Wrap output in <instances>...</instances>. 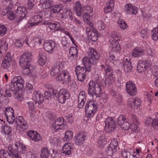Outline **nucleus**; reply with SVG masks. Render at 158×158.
I'll use <instances>...</instances> for the list:
<instances>
[{"instance_id":"obj_26","label":"nucleus","mask_w":158,"mask_h":158,"mask_svg":"<svg viewBox=\"0 0 158 158\" xmlns=\"http://www.w3.org/2000/svg\"><path fill=\"white\" fill-rule=\"evenodd\" d=\"M102 70H104L105 73L108 77H112L113 75V71L111 66L107 64L106 63L104 65L102 64L101 66Z\"/></svg>"},{"instance_id":"obj_28","label":"nucleus","mask_w":158,"mask_h":158,"mask_svg":"<svg viewBox=\"0 0 158 158\" xmlns=\"http://www.w3.org/2000/svg\"><path fill=\"white\" fill-rule=\"evenodd\" d=\"M12 81L15 83L18 88L22 89L23 87L24 81L23 79L20 76L15 77L12 80Z\"/></svg>"},{"instance_id":"obj_58","label":"nucleus","mask_w":158,"mask_h":158,"mask_svg":"<svg viewBox=\"0 0 158 158\" xmlns=\"http://www.w3.org/2000/svg\"><path fill=\"white\" fill-rule=\"evenodd\" d=\"M97 25L98 29L100 30H104L106 27L105 25L104 22L102 20L98 21Z\"/></svg>"},{"instance_id":"obj_35","label":"nucleus","mask_w":158,"mask_h":158,"mask_svg":"<svg viewBox=\"0 0 158 158\" xmlns=\"http://www.w3.org/2000/svg\"><path fill=\"white\" fill-rule=\"evenodd\" d=\"M110 42V46L111 48V49L112 51L116 52L120 50V45L117 41L112 40Z\"/></svg>"},{"instance_id":"obj_55","label":"nucleus","mask_w":158,"mask_h":158,"mask_svg":"<svg viewBox=\"0 0 158 158\" xmlns=\"http://www.w3.org/2000/svg\"><path fill=\"white\" fill-rule=\"evenodd\" d=\"M7 27L4 25L0 24V35L3 36L6 33Z\"/></svg>"},{"instance_id":"obj_2","label":"nucleus","mask_w":158,"mask_h":158,"mask_svg":"<svg viewBox=\"0 0 158 158\" xmlns=\"http://www.w3.org/2000/svg\"><path fill=\"white\" fill-rule=\"evenodd\" d=\"M8 148L9 152L15 158H22L19 152L23 154L27 151L26 147L19 142L16 143L14 147L11 145H9Z\"/></svg>"},{"instance_id":"obj_3","label":"nucleus","mask_w":158,"mask_h":158,"mask_svg":"<svg viewBox=\"0 0 158 158\" xmlns=\"http://www.w3.org/2000/svg\"><path fill=\"white\" fill-rule=\"evenodd\" d=\"M26 16L25 10L22 7H18L15 11V14L11 11H9L7 15V18L10 20L16 19L17 21L19 22L21 21Z\"/></svg>"},{"instance_id":"obj_8","label":"nucleus","mask_w":158,"mask_h":158,"mask_svg":"<svg viewBox=\"0 0 158 158\" xmlns=\"http://www.w3.org/2000/svg\"><path fill=\"white\" fill-rule=\"evenodd\" d=\"M105 129L106 131L109 132H112L116 128V122L112 117H109L105 121Z\"/></svg>"},{"instance_id":"obj_23","label":"nucleus","mask_w":158,"mask_h":158,"mask_svg":"<svg viewBox=\"0 0 158 158\" xmlns=\"http://www.w3.org/2000/svg\"><path fill=\"white\" fill-rule=\"evenodd\" d=\"M125 10L128 14L136 15L138 11V8L130 4L127 3L125 6Z\"/></svg>"},{"instance_id":"obj_48","label":"nucleus","mask_w":158,"mask_h":158,"mask_svg":"<svg viewBox=\"0 0 158 158\" xmlns=\"http://www.w3.org/2000/svg\"><path fill=\"white\" fill-rule=\"evenodd\" d=\"M0 153L4 158H10L12 156L9 152L4 149L0 150Z\"/></svg>"},{"instance_id":"obj_7","label":"nucleus","mask_w":158,"mask_h":158,"mask_svg":"<svg viewBox=\"0 0 158 158\" xmlns=\"http://www.w3.org/2000/svg\"><path fill=\"white\" fill-rule=\"evenodd\" d=\"M53 94L57 98L58 102L62 103H64L70 96V94L67 92V90L64 89H61L58 92L57 91V92H55L53 90Z\"/></svg>"},{"instance_id":"obj_60","label":"nucleus","mask_w":158,"mask_h":158,"mask_svg":"<svg viewBox=\"0 0 158 158\" xmlns=\"http://www.w3.org/2000/svg\"><path fill=\"white\" fill-rule=\"evenodd\" d=\"M78 51L77 48L76 47H71L69 50V54L70 55H77Z\"/></svg>"},{"instance_id":"obj_49","label":"nucleus","mask_w":158,"mask_h":158,"mask_svg":"<svg viewBox=\"0 0 158 158\" xmlns=\"http://www.w3.org/2000/svg\"><path fill=\"white\" fill-rule=\"evenodd\" d=\"M116 149H114L110 145L108 146L107 148L106 149V152L109 156H112L114 153L116 152Z\"/></svg>"},{"instance_id":"obj_59","label":"nucleus","mask_w":158,"mask_h":158,"mask_svg":"<svg viewBox=\"0 0 158 158\" xmlns=\"http://www.w3.org/2000/svg\"><path fill=\"white\" fill-rule=\"evenodd\" d=\"M6 118L7 121L10 124H13L15 122V117L14 115L6 117Z\"/></svg>"},{"instance_id":"obj_41","label":"nucleus","mask_w":158,"mask_h":158,"mask_svg":"<svg viewBox=\"0 0 158 158\" xmlns=\"http://www.w3.org/2000/svg\"><path fill=\"white\" fill-rule=\"evenodd\" d=\"M63 9V6L61 4L56 5L51 7V11L54 13H58Z\"/></svg>"},{"instance_id":"obj_4","label":"nucleus","mask_w":158,"mask_h":158,"mask_svg":"<svg viewBox=\"0 0 158 158\" xmlns=\"http://www.w3.org/2000/svg\"><path fill=\"white\" fill-rule=\"evenodd\" d=\"M88 94L92 96L95 95L99 97L101 95V88L100 84L97 82L90 81L88 85Z\"/></svg>"},{"instance_id":"obj_29","label":"nucleus","mask_w":158,"mask_h":158,"mask_svg":"<svg viewBox=\"0 0 158 158\" xmlns=\"http://www.w3.org/2000/svg\"><path fill=\"white\" fill-rule=\"evenodd\" d=\"M16 123L18 126H23L22 127L26 129L28 127L27 123L22 116L17 117L16 118Z\"/></svg>"},{"instance_id":"obj_21","label":"nucleus","mask_w":158,"mask_h":158,"mask_svg":"<svg viewBox=\"0 0 158 158\" xmlns=\"http://www.w3.org/2000/svg\"><path fill=\"white\" fill-rule=\"evenodd\" d=\"M86 100V95L84 91H80L78 96V107L79 108H82L84 106L85 102Z\"/></svg>"},{"instance_id":"obj_64","label":"nucleus","mask_w":158,"mask_h":158,"mask_svg":"<svg viewBox=\"0 0 158 158\" xmlns=\"http://www.w3.org/2000/svg\"><path fill=\"white\" fill-rule=\"evenodd\" d=\"M111 37L114 40L116 41L120 40L119 36L117 32H114L111 34Z\"/></svg>"},{"instance_id":"obj_14","label":"nucleus","mask_w":158,"mask_h":158,"mask_svg":"<svg viewBox=\"0 0 158 158\" xmlns=\"http://www.w3.org/2000/svg\"><path fill=\"white\" fill-rule=\"evenodd\" d=\"M57 44L54 41L50 40L45 41L44 44V48L45 51L50 53H52L56 50Z\"/></svg>"},{"instance_id":"obj_63","label":"nucleus","mask_w":158,"mask_h":158,"mask_svg":"<svg viewBox=\"0 0 158 158\" xmlns=\"http://www.w3.org/2000/svg\"><path fill=\"white\" fill-rule=\"evenodd\" d=\"M140 36L142 38L146 39L148 35V33L146 30H143L140 33Z\"/></svg>"},{"instance_id":"obj_9","label":"nucleus","mask_w":158,"mask_h":158,"mask_svg":"<svg viewBox=\"0 0 158 158\" xmlns=\"http://www.w3.org/2000/svg\"><path fill=\"white\" fill-rule=\"evenodd\" d=\"M66 122L64 118L60 117L55 120L53 123L52 128L54 130V131H57L63 129L65 127Z\"/></svg>"},{"instance_id":"obj_19","label":"nucleus","mask_w":158,"mask_h":158,"mask_svg":"<svg viewBox=\"0 0 158 158\" xmlns=\"http://www.w3.org/2000/svg\"><path fill=\"white\" fill-rule=\"evenodd\" d=\"M12 61L10 53L8 52L4 60H3L1 67L3 69H8L10 66Z\"/></svg>"},{"instance_id":"obj_20","label":"nucleus","mask_w":158,"mask_h":158,"mask_svg":"<svg viewBox=\"0 0 158 158\" xmlns=\"http://www.w3.org/2000/svg\"><path fill=\"white\" fill-rule=\"evenodd\" d=\"M47 24L51 30H55V31H61L63 30V29L61 27L60 23L51 22L47 23Z\"/></svg>"},{"instance_id":"obj_34","label":"nucleus","mask_w":158,"mask_h":158,"mask_svg":"<svg viewBox=\"0 0 158 158\" xmlns=\"http://www.w3.org/2000/svg\"><path fill=\"white\" fill-rule=\"evenodd\" d=\"M50 154V150L47 147H44L40 150V157L41 158H48Z\"/></svg>"},{"instance_id":"obj_1","label":"nucleus","mask_w":158,"mask_h":158,"mask_svg":"<svg viewBox=\"0 0 158 158\" xmlns=\"http://www.w3.org/2000/svg\"><path fill=\"white\" fill-rule=\"evenodd\" d=\"M88 58L85 57L82 59V61L84 67L88 69V71H90V67L92 65H95L97 60L100 57V56L97 51L94 48H90L87 52Z\"/></svg>"},{"instance_id":"obj_57","label":"nucleus","mask_w":158,"mask_h":158,"mask_svg":"<svg viewBox=\"0 0 158 158\" xmlns=\"http://www.w3.org/2000/svg\"><path fill=\"white\" fill-rule=\"evenodd\" d=\"M77 75V80L81 81H83L85 79L87 74L81 73H76Z\"/></svg>"},{"instance_id":"obj_56","label":"nucleus","mask_w":158,"mask_h":158,"mask_svg":"<svg viewBox=\"0 0 158 158\" xmlns=\"http://www.w3.org/2000/svg\"><path fill=\"white\" fill-rule=\"evenodd\" d=\"M93 14H89L88 13H84L83 15V18L85 23H87V21L90 20V17L92 16Z\"/></svg>"},{"instance_id":"obj_12","label":"nucleus","mask_w":158,"mask_h":158,"mask_svg":"<svg viewBox=\"0 0 158 158\" xmlns=\"http://www.w3.org/2000/svg\"><path fill=\"white\" fill-rule=\"evenodd\" d=\"M127 93L130 95H135L137 92V89L135 83L132 81H128L126 85Z\"/></svg>"},{"instance_id":"obj_39","label":"nucleus","mask_w":158,"mask_h":158,"mask_svg":"<svg viewBox=\"0 0 158 158\" xmlns=\"http://www.w3.org/2000/svg\"><path fill=\"white\" fill-rule=\"evenodd\" d=\"M47 59L46 54L44 52H40L39 53V58L38 62L40 65H44Z\"/></svg>"},{"instance_id":"obj_36","label":"nucleus","mask_w":158,"mask_h":158,"mask_svg":"<svg viewBox=\"0 0 158 158\" xmlns=\"http://www.w3.org/2000/svg\"><path fill=\"white\" fill-rule=\"evenodd\" d=\"M83 9L80 3L79 2H76L75 6L74 7V10L75 11L77 15L79 16H81Z\"/></svg>"},{"instance_id":"obj_42","label":"nucleus","mask_w":158,"mask_h":158,"mask_svg":"<svg viewBox=\"0 0 158 158\" xmlns=\"http://www.w3.org/2000/svg\"><path fill=\"white\" fill-rule=\"evenodd\" d=\"M98 32L96 29H94V30L90 33L89 35L91 40L94 42H95L98 40Z\"/></svg>"},{"instance_id":"obj_44","label":"nucleus","mask_w":158,"mask_h":158,"mask_svg":"<svg viewBox=\"0 0 158 158\" xmlns=\"http://www.w3.org/2000/svg\"><path fill=\"white\" fill-rule=\"evenodd\" d=\"M5 114L6 117L14 115V110L11 107H6L5 109Z\"/></svg>"},{"instance_id":"obj_51","label":"nucleus","mask_w":158,"mask_h":158,"mask_svg":"<svg viewBox=\"0 0 158 158\" xmlns=\"http://www.w3.org/2000/svg\"><path fill=\"white\" fill-rule=\"evenodd\" d=\"M73 137V133L71 131H67L65 134L64 139H65L66 141H68L71 139Z\"/></svg>"},{"instance_id":"obj_38","label":"nucleus","mask_w":158,"mask_h":158,"mask_svg":"<svg viewBox=\"0 0 158 158\" xmlns=\"http://www.w3.org/2000/svg\"><path fill=\"white\" fill-rule=\"evenodd\" d=\"M131 120H132V124H134L132 125L131 127H135L134 128H131V131L133 132H136L137 131H138V127L136 126V125L138 124V120L136 118V116L134 114L132 115Z\"/></svg>"},{"instance_id":"obj_33","label":"nucleus","mask_w":158,"mask_h":158,"mask_svg":"<svg viewBox=\"0 0 158 158\" xmlns=\"http://www.w3.org/2000/svg\"><path fill=\"white\" fill-rule=\"evenodd\" d=\"M124 71L126 72L131 71L132 69V66L130 60H128L126 59L122 64Z\"/></svg>"},{"instance_id":"obj_50","label":"nucleus","mask_w":158,"mask_h":158,"mask_svg":"<svg viewBox=\"0 0 158 158\" xmlns=\"http://www.w3.org/2000/svg\"><path fill=\"white\" fill-rule=\"evenodd\" d=\"M118 26L122 29H125L127 27V25L123 19H119L118 21Z\"/></svg>"},{"instance_id":"obj_27","label":"nucleus","mask_w":158,"mask_h":158,"mask_svg":"<svg viewBox=\"0 0 158 158\" xmlns=\"http://www.w3.org/2000/svg\"><path fill=\"white\" fill-rule=\"evenodd\" d=\"M73 150L70 143L65 144L63 147L61 152L64 155H69L71 154Z\"/></svg>"},{"instance_id":"obj_54","label":"nucleus","mask_w":158,"mask_h":158,"mask_svg":"<svg viewBox=\"0 0 158 158\" xmlns=\"http://www.w3.org/2000/svg\"><path fill=\"white\" fill-rule=\"evenodd\" d=\"M24 42V39H17L15 40V44L17 47H21L23 45Z\"/></svg>"},{"instance_id":"obj_25","label":"nucleus","mask_w":158,"mask_h":158,"mask_svg":"<svg viewBox=\"0 0 158 158\" xmlns=\"http://www.w3.org/2000/svg\"><path fill=\"white\" fill-rule=\"evenodd\" d=\"M23 73L27 75L30 76H33L36 73V71L35 68L30 66V64H28L27 66L25 68H23Z\"/></svg>"},{"instance_id":"obj_40","label":"nucleus","mask_w":158,"mask_h":158,"mask_svg":"<svg viewBox=\"0 0 158 158\" xmlns=\"http://www.w3.org/2000/svg\"><path fill=\"white\" fill-rule=\"evenodd\" d=\"M28 107L29 110L31 111H34L37 106L39 105L38 103H36L35 101L32 100L27 103Z\"/></svg>"},{"instance_id":"obj_15","label":"nucleus","mask_w":158,"mask_h":158,"mask_svg":"<svg viewBox=\"0 0 158 158\" xmlns=\"http://www.w3.org/2000/svg\"><path fill=\"white\" fill-rule=\"evenodd\" d=\"M71 76L69 73L66 70H63L62 73L59 74L56 78L57 81L65 83L69 81Z\"/></svg>"},{"instance_id":"obj_32","label":"nucleus","mask_w":158,"mask_h":158,"mask_svg":"<svg viewBox=\"0 0 158 158\" xmlns=\"http://www.w3.org/2000/svg\"><path fill=\"white\" fill-rule=\"evenodd\" d=\"M114 0L108 1L104 7V12L106 13H108L111 11L114 6Z\"/></svg>"},{"instance_id":"obj_13","label":"nucleus","mask_w":158,"mask_h":158,"mask_svg":"<svg viewBox=\"0 0 158 158\" xmlns=\"http://www.w3.org/2000/svg\"><path fill=\"white\" fill-rule=\"evenodd\" d=\"M86 134L84 132H79L74 137V142L77 145H80L83 144L86 139Z\"/></svg>"},{"instance_id":"obj_43","label":"nucleus","mask_w":158,"mask_h":158,"mask_svg":"<svg viewBox=\"0 0 158 158\" xmlns=\"http://www.w3.org/2000/svg\"><path fill=\"white\" fill-rule=\"evenodd\" d=\"M102 138V137H100L97 140L98 146L101 148H103L107 143L106 140Z\"/></svg>"},{"instance_id":"obj_24","label":"nucleus","mask_w":158,"mask_h":158,"mask_svg":"<svg viewBox=\"0 0 158 158\" xmlns=\"http://www.w3.org/2000/svg\"><path fill=\"white\" fill-rule=\"evenodd\" d=\"M32 100L40 105L42 104L44 100V98L42 95L41 94L39 91L35 90L33 94Z\"/></svg>"},{"instance_id":"obj_46","label":"nucleus","mask_w":158,"mask_h":158,"mask_svg":"<svg viewBox=\"0 0 158 158\" xmlns=\"http://www.w3.org/2000/svg\"><path fill=\"white\" fill-rule=\"evenodd\" d=\"M42 16H44V19L49 18L53 17V15L51 11L48 10H46L45 11H42L40 12Z\"/></svg>"},{"instance_id":"obj_62","label":"nucleus","mask_w":158,"mask_h":158,"mask_svg":"<svg viewBox=\"0 0 158 158\" xmlns=\"http://www.w3.org/2000/svg\"><path fill=\"white\" fill-rule=\"evenodd\" d=\"M10 89L11 90V92L14 91L15 90H17L18 87L15 83H14L11 81V83L10 85Z\"/></svg>"},{"instance_id":"obj_10","label":"nucleus","mask_w":158,"mask_h":158,"mask_svg":"<svg viewBox=\"0 0 158 158\" xmlns=\"http://www.w3.org/2000/svg\"><path fill=\"white\" fill-rule=\"evenodd\" d=\"M63 67L62 62L57 61L55 62L50 70L51 76L53 77H55L62 70Z\"/></svg>"},{"instance_id":"obj_31","label":"nucleus","mask_w":158,"mask_h":158,"mask_svg":"<svg viewBox=\"0 0 158 158\" xmlns=\"http://www.w3.org/2000/svg\"><path fill=\"white\" fill-rule=\"evenodd\" d=\"M144 50L142 48H135L132 52V56L135 57H139L143 55Z\"/></svg>"},{"instance_id":"obj_45","label":"nucleus","mask_w":158,"mask_h":158,"mask_svg":"<svg viewBox=\"0 0 158 158\" xmlns=\"http://www.w3.org/2000/svg\"><path fill=\"white\" fill-rule=\"evenodd\" d=\"M2 131L7 135L9 134L11 132V128L9 126L3 125L1 127Z\"/></svg>"},{"instance_id":"obj_47","label":"nucleus","mask_w":158,"mask_h":158,"mask_svg":"<svg viewBox=\"0 0 158 158\" xmlns=\"http://www.w3.org/2000/svg\"><path fill=\"white\" fill-rule=\"evenodd\" d=\"M152 37L154 40H158V27L153 29L151 31Z\"/></svg>"},{"instance_id":"obj_17","label":"nucleus","mask_w":158,"mask_h":158,"mask_svg":"<svg viewBox=\"0 0 158 158\" xmlns=\"http://www.w3.org/2000/svg\"><path fill=\"white\" fill-rule=\"evenodd\" d=\"M41 14L40 12L39 14L31 18L29 21V23L30 24V25L33 26L41 23L44 17Z\"/></svg>"},{"instance_id":"obj_61","label":"nucleus","mask_w":158,"mask_h":158,"mask_svg":"<svg viewBox=\"0 0 158 158\" xmlns=\"http://www.w3.org/2000/svg\"><path fill=\"white\" fill-rule=\"evenodd\" d=\"M34 42L36 46H39L41 44L42 40L39 38L35 37L33 38Z\"/></svg>"},{"instance_id":"obj_11","label":"nucleus","mask_w":158,"mask_h":158,"mask_svg":"<svg viewBox=\"0 0 158 158\" xmlns=\"http://www.w3.org/2000/svg\"><path fill=\"white\" fill-rule=\"evenodd\" d=\"M117 122L121 127L124 130H127L130 128L131 125L126 119L124 115H120L118 118Z\"/></svg>"},{"instance_id":"obj_22","label":"nucleus","mask_w":158,"mask_h":158,"mask_svg":"<svg viewBox=\"0 0 158 158\" xmlns=\"http://www.w3.org/2000/svg\"><path fill=\"white\" fill-rule=\"evenodd\" d=\"M27 135L33 141H38L41 139L40 134L37 132L33 131H29L27 132Z\"/></svg>"},{"instance_id":"obj_30","label":"nucleus","mask_w":158,"mask_h":158,"mask_svg":"<svg viewBox=\"0 0 158 158\" xmlns=\"http://www.w3.org/2000/svg\"><path fill=\"white\" fill-rule=\"evenodd\" d=\"M62 17L64 19H69L70 20H73V14L69 9L65 8L62 14Z\"/></svg>"},{"instance_id":"obj_18","label":"nucleus","mask_w":158,"mask_h":158,"mask_svg":"<svg viewBox=\"0 0 158 158\" xmlns=\"http://www.w3.org/2000/svg\"><path fill=\"white\" fill-rule=\"evenodd\" d=\"M151 65V64L148 61H144L140 60L137 66V70L139 73L144 71L148 67Z\"/></svg>"},{"instance_id":"obj_37","label":"nucleus","mask_w":158,"mask_h":158,"mask_svg":"<svg viewBox=\"0 0 158 158\" xmlns=\"http://www.w3.org/2000/svg\"><path fill=\"white\" fill-rule=\"evenodd\" d=\"M90 71H88L87 68H86L83 66L78 65L75 68L76 73H82L87 74Z\"/></svg>"},{"instance_id":"obj_6","label":"nucleus","mask_w":158,"mask_h":158,"mask_svg":"<svg viewBox=\"0 0 158 158\" xmlns=\"http://www.w3.org/2000/svg\"><path fill=\"white\" fill-rule=\"evenodd\" d=\"M32 53L31 52L27 51L24 52L20 57L19 64L22 68H25V66L30 64V62L32 59Z\"/></svg>"},{"instance_id":"obj_5","label":"nucleus","mask_w":158,"mask_h":158,"mask_svg":"<svg viewBox=\"0 0 158 158\" xmlns=\"http://www.w3.org/2000/svg\"><path fill=\"white\" fill-rule=\"evenodd\" d=\"M98 110V105L96 102L89 101L85 106V116L87 118L93 117Z\"/></svg>"},{"instance_id":"obj_53","label":"nucleus","mask_w":158,"mask_h":158,"mask_svg":"<svg viewBox=\"0 0 158 158\" xmlns=\"http://www.w3.org/2000/svg\"><path fill=\"white\" fill-rule=\"evenodd\" d=\"M83 10L84 13H88L89 14H93V8L89 6H86L83 7Z\"/></svg>"},{"instance_id":"obj_52","label":"nucleus","mask_w":158,"mask_h":158,"mask_svg":"<svg viewBox=\"0 0 158 158\" xmlns=\"http://www.w3.org/2000/svg\"><path fill=\"white\" fill-rule=\"evenodd\" d=\"M52 2L50 0H46L42 3V7L44 9H47L49 8L51 6Z\"/></svg>"},{"instance_id":"obj_16","label":"nucleus","mask_w":158,"mask_h":158,"mask_svg":"<svg viewBox=\"0 0 158 158\" xmlns=\"http://www.w3.org/2000/svg\"><path fill=\"white\" fill-rule=\"evenodd\" d=\"M141 105V101L138 98H131L129 99L128 102V105L131 108L134 110L137 108Z\"/></svg>"}]
</instances>
